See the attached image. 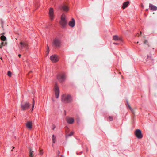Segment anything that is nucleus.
<instances>
[{
	"instance_id": "obj_1",
	"label": "nucleus",
	"mask_w": 157,
	"mask_h": 157,
	"mask_svg": "<svg viewBox=\"0 0 157 157\" xmlns=\"http://www.w3.org/2000/svg\"><path fill=\"white\" fill-rule=\"evenodd\" d=\"M61 100L64 103H68L71 102L72 98L70 94H64L61 96Z\"/></svg>"
},
{
	"instance_id": "obj_2",
	"label": "nucleus",
	"mask_w": 157,
	"mask_h": 157,
	"mask_svg": "<svg viewBox=\"0 0 157 157\" xmlns=\"http://www.w3.org/2000/svg\"><path fill=\"white\" fill-rule=\"evenodd\" d=\"M60 24L63 27H64L67 24V21L66 20L65 15L63 13L61 17V20L60 21Z\"/></svg>"
},
{
	"instance_id": "obj_3",
	"label": "nucleus",
	"mask_w": 157,
	"mask_h": 157,
	"mask_svg": "<svg viewBox=\"0 0 157 157\" xmlns=\"http://www.w3.org/2000/svg\"><path fill=\"white\" fill-rule=\"evenodd\" d=\"M61 42L60 40L58 38H55L53 40L52 44L56 47H59L61 45Z\"/></svg>"
},
{
	"instance_id": "obj_4",
	"label": "nucleus",
	"mask_w": 157,
	"mask_h": 157,
	"mask_svg": "<svg viewBox=\"0 0 157 157\" xmlns=\"http://www.w3.org/2000/svg\"><path fill=\"white\" fill-rule=\"evenodd\" d=\"M54 91L55 93L56 98H58L59 96V87L56 83L55 84L54 86Z\"/></svg>"
},
{
	"instance_id": "obj_5",
	"label": "nucleus",
	"mask_w": 157,
	"mask_h": 157,
	"mask_svg": "<svg viewBox=\"0 0 157 157\" xmlns=\"http://www.w3.org/2000/svg\"><path fill=\"white\" fill-rule=\"evenodd\" d=\"M30 105V104L27 102H25L22 103L21 105V110H25L28 109Z\"/></svg>"
},
{
	"instance_id": "obj_6",
	"label": "nucleus",
	"mask_w": 157,
	"mask_h": 157,
	"mask_svg": "<svg viewBox=\"0 0 157 157\" xmlns=\"http://www.w3.org/2000/svg\"><path fill=\"white\" fill-rule=\"evenodd\" d=\"M50 59L52 62L55 63L59 61V57L56 55H54L50 56Z\"/></svg>"
},
{
	"instance_id": "obj_7",
	"label": "nucleus",
	"mask_w": 157,
	"mask_h": 157,
	"mask_svg": "<svg viewBox=\"0 0 157 157\" xmlns=\"http://www.w3.org/2000/svg\"><path fill=\"white\" fill-rule=\"evenodd\" d=\"M135 134L136 137L138 139L142 138L143 135L142 134L141 131L139 129H136L135 132Z\"/></svg>"
},
{
	"instance_id": "obj_8",
	"label": "nucleus",
	"mask_w": 157,
	"mask_h": 157,
	"mask_svg": "<svg viewBox=\"0 0 157 157\" xmlns=\"http://www.w3.org/2000/svg\"><path fill=\"white\" fill-rule=\"evenodd\" d=\"M65 76L63 74L60 75L57 77V79L60 82L64 81L65 79Z\"/></svg>"
},
{
	"instance_id": "obj_9",
	"label": "nucleus",
	"mask_w": 157,
	"mask_h": 157,
	"mask_svg": "<svg viewBox=\"0 0 157 157\" xmlns=\"http://www.w3.org/2000/svg\"><path fill=\"white\" fill-rule=\"evenodd\" d=\"M49 15L50 19L51 20H53L54 18L53 9V8H50L49 11Z\"/></svg>"
},
{
	"instance_id": "obj_10",
	"label": "nucleus",
	"mask_w": 157,
	"mask_h": 157,
	"mask_svg": "<svg viewBox=\"0 0 157 157\" xmlns=\"http://www.w3.org/2000/svg\"><path fill=\"white\" fill-rule=\"evenodd\" d=\"M26 127L29 129L32 128V122L31 121H27L25 124Z\"/></svg>"
},
{
	"instance_id": "obj_11",
	"label": "nucleus",
	"mask_w": 157,
	"mask_h": 157,
	"mask_svg": "<svg viewBox=\"0 0 157 157\" xmlns=\"http://www.w3.org/2000/svg\"><path fill=\"white\" fill-rule=\"evenodd\" d=\"M20 44L21 45L20 48L21 49H22L24 48H27L28 44L26 42L21 41L20 43Z\"/></svg>"
},
{
	"instance_id": "obj_12",
	"label": "nucleus",
	"mask_w": 157,
	"mask_h": 157,
	"mask_svg": "<svg viewBox=\"0 0 157 157\" xmlns=\"http://www.w3.org/2000/svg\"><path fill=\"white\" fill-rule=\"evenodd\" d=\"M69 25L72 27H73L75 25V20L74 19L72 18L71 20L68 23Z\"/></svg>"
},
{
	"instance_id": "obj_13",
	"label": "nucleus",
	"mask_w": 157,
	"mask_h": 157,
	"mask_svg": "<svg viewBox=\"0 0 157 157\" xmlns=\"http://www.w3.org/2000/svg\"><path fill=\"white\" fill-rule=\"evenodd\" d=\"M67 121L69 124H72L74 121V118L71 117H67L66 119Z\"/></svg>"
},
{
	"instance_id": "obj_14",
	"label": "nucleus",
	"mask_w": 157,
	"mask_h": 157,
	"mask_svg": "<svg viewBox=\"0 0 157 157\" xmlns=\"http://www.w3.org/2000/svg\"><path fill=\"white\" fill-rule=\"evenodd\" d=\"M149 6L150 9L152 10L155 11L157 10V7L152 4H150Z\"/></svg>"
},
{
	"instance_id": "obj_15",
	"label": "nucleus",
	"mask_w": 157,
	"mask_h": 157,
	"mask_svg": "<svg viewBox=\"0 0 157 157\" xmlns=\"http://www.w3.org/2000/svg\"><path fill=\"white\" fill-rule=\"evenodd\" d=\"M113 39L115 41H122V39L118 37L117 35L113 36Z\"/></svg>"
},
{
	"instance_id": "obj_16",
	"label": "nucleus",
	"mask_w": 157,
	"mask_h": 157,
	"mask_svg": "<svg viewBox=\"0 0 157 157\" xmlns=\"http://www.w3.org/2000/svg\"><path fill=\"white\" fill-rule=\"evenodd\" d=\"M129 1H127L124 2L122 6V8L123 9H124L126 7H127L129 4Z\"/></svg>"
},
{
	"instance_id": "obj_17",
	"label": "nucleus",
	"mask_w": 157,
	"mask_h": 157,
	"mask_svg": "<svg viewBox=\"0 0 157 157\" xmlns=\"http://www.w3.org/2000/svg\"><path fill=\"white\" fill-rule=\"evenodd\" d=\"M61 8L62 9L65 11H67L69 10L67 6L65 5L62 6Z\"/></svg>"
},
{
	"instance_id": "obj_18",
	"label": "nucleus",
	"mask_w": 157,
	"mask_h": 157,
	"mask_svg": "<svg viewBox=\"0 0 157 157\" xmlns=\"http://www.w3.org/2000/svg\"><path fill=\"white\" fill-rule=\"evenodd\" d=\"M29 157L33 156V151H32V149L31 148L29 149Z\"/></svg>"
},
{
	"instance_id": "obj_19",
	"label": "nucleus",
	"mask_w": 157,
	"mask_h": 157,
	"mask_svg": "<svg viewBox=\"0 0 157 157\" xmlns=\"http://www.w3.org/2000/svg\"><path fill=\"white\" fill-rule=\"evenodd\" d=\"M7 44V43L6 42H2L0 44V48H2V46H5V45H6Z\"/></svg>"
},
{
	"instance_id": "obj_20",
	"label": "nucleus",
	"mask_w": 157,
	"mask_h": 157,
	"mask_svg": "<svg viewBox=\"0 0 157 157\" xmlns=\"http://www.w3.org/2000/svg\"><path fill=\"white\" fill-rule=\"evenodd\" d=\"M52 140L53 143H55L56 141V137L54 135H52Z\"/></svg>"
},
{
	"instance_id": "obj_21",
	"label": "nucleus",
	"mask_w": 157,
	"mask_h": 157,
	"mask_svg": "<svg viewBox=\"0 0 157 157\" xmlns=\"http://www.w3.org/2000/svg\"><path fill=\"white\" fill-rule=\"evenodd\" d=\"M1 40L4 41H5L6 40V38L4 36H2L1 37Z\"/></svg>"
},
{
	"instance_id": "obj_22",
	"label": "nucleus",
	"mask_w": 157,
	"mask_h": 157,
	"mask_svg": "<svg viewBox=\"0 0 157 157\" xmlns=\"http://www.w3.org/2000/svg\"><path fill=\"white\" fill-rule=\"evenodd\" d=\"M49 52V47L48 46V45H47V50H46V52H47V55H46V56H47Z\"/></svg>"
},
{
	"instance_id": "obj_23",
	"label": "nucleus",
	"mask_w": 157,
	"mask_h": 157,
	"mask_svg": "<svg viewBox=\"0 0 157 157\" xmlns=\"http://www.w3.org/2000/svg\"><path fill=\"white\" fill-rule=\"evenodd\" d=\"M40 154L42 155L43 154V150L41 149H39V150Z\"/></svg>"
},
{
	"instance_id": "obj_24",
	"label": "nucleus",
	"mask_w": 157,
	"mask_h": 157,
	"mask_svg": "<svg viewBox=\"0 0 157 157\" xmlns=\"http://www.w3.org/2000/svg\"><path fill=\"white\" fill-rule=\"evenodd\" d=\"M128 107L132 111V112L133 113L134 111V110L133 109H132L131 108V107L130 106V105H129L128 104Z\"/></svg>"
},
{
	"instance_id": "obj_25",
	"label": "nucleus",
	"mask_w": 157,
	"mask_h": 157,
	"mask_svg": "<svg viewBox=\"0 0 157 157\" xmlns=\"http://www.w3.org/2000/svg\"><path fill=\"white\" fill-rule=\"evenodd\" d=\"M144 44H146L147 45H148L149 46V45H148V41L147 40H145L144 41Z\"/></svg>"
},
{
	"instance_id": "obj_26",
	"label": "nucleus",
	"mask_w": 157,
	"mask_h": 157,
	"mask_svg": "<svg viewBox=\"0 0 157 157\" xmlns=\"http://www.w3.org/2000/svg\"><path fill=\"white\" fill-rule=\"evenodd\" d=\"M34 103H35L34 100V99H33V104H32V111H33V109L34 106Z\"/></svg>"
},
{
	"instance_id": "obj_27",
	"label": "nucleus",
	"mask_w": 157,
	"mask_h": 157,
	"mask_svg": "<svg viewBox=\"0 0 157 157\" xmlns=\"http://www.w3.org/2000/svg\"><path fill=\"white\" fill-rule=\"evenodd\" d=\"M7 75L9 76L10 77L11 75V72L10 71H8Z\"/></svg>"
},
{
	"instance_id": "obj_28",
	"label": "nucleus",
	"mask_w": 157,
	"mask_h": 157,
	"mask_svg": "<svg viewBox=\"0 0 157 157\" xmlns=\"http://www.w3.org/2000/svg\"><path fill=\"white\" fill-rule=\"evenodd\" d=\"M74 133V132L72 131L68 135V136H71L73 135Z\"/></svg>"
},
{
	"instance_id": "obj_29",
	"label": "nucleus",
	"mask_w": 157,
	"mask_h": 157,
	"mask_svg": "<svg viewBox=\"0 0 157 157\" xmlns=\"http://www.w3.org/2000/svg\"><path fill=\"white\" fill-rule=\"evenodd\" d=\"M109 119L110 121H112L113 120V118L112 117L109 116Z\"/></svg>"
},
{
	"instance_id": "obj_30",
	"label": "nucleus",
	"mask_w": 157,
	"mask_h": 157,
	"mask_svg": "<svg viewBox=\"0 0 157 157\" xmlns=\"http://www.w3.org/2000/svg\"><path fill=\"white\" fill-rule=\"evenodd\" d=\"M53 128H52V129H53V130H54L55 128V126L54 125H53Z\"/></svg>"
},
{
	"instance_id": "obj_31",
	"label": "nucleus",
	"mask_w": 157,
	"mask_h": 157,
	"mask_svg": "<svg viewBox=\"0 0 157 157\" xmlns=\"http://www.w3.org/2000/svg\"><path fill=\"white\" fill-rule=\"evenodd\" d=\"M136 36H137L139 37V33H137V34L136 35Z\"/></svg>"
},
{
	"instance_id": "obj_32",
	"label": "nucleus",
	"mask_w": 157,
	"mask_h": 157,
	"mask_svg": "<svg viewBox=\"0 0 157 157\" xmlns=\"http://www.w3.org/2000/svg\"><path fill=\"white\" fill-rule=\"evenodd\" d=\"M21 55L20 54H19L18 55V56L19 57H21Z\"/></svg>"
},
{
	"instance_id": "obj_33",
	"label": "nucleus",
	"mask_w": 157,
	"mask_h": 157,
	"mask_svg": "<svg viewBox=\"0 0 157 157\" xmlns=\"http://www.w3.org/2000/svg\"><path fill=\"white\" fill-rule=\"evenodd\" d=\"M113 44H115L117 45L118 44L117 43H113Z\"/></svg>"
},
{
	"instance_id": "obj_34",
	"label": "nucleus",
	"mask_w": 157,
	"mask_h": 157,
	"mask_svg": "<svg viewBox=\"0 0 157 157\" xmlns=\"http://www.w3.org/2000/svg\"><path fill=\"white\" fill-rule=\"evenodd\" d=\"M14 147H12L13 149H14Z\"/></svg>"
},
{
	"instance_id": "obj_35",
	"label": "nucleus",
	"mask_w": 157,
	"mask_h": 157,
	"mask_svg": "<svg viewBox=\"0 0 157 157\" xmlns=\"http://www.w3.org/2000/svg\"><path fill=\"white\" fill-rule=\"evenodd\" d=\"M140 34L141 35V33H142V32H140Z\"/></svg>"
},
{
	"instance_id": "obj_36",
	"label": "nucleus",
	"mask_w": 157,
	"mask_h": 157,
	"mask_svg": "<svg viewBox=\"0 0 157 157\" xmlns=\"http://www.w3.org/2000/svg\"><path fill=\"white\" fill-rule=\"evenodd\" d=\"M148 10V9H147L146 10V11H147Z\"/></svg>"
},
{
	"instance_id": "obj_37",
	"label": "nucleus",
	"mask_w": 157,
	"mask_h": 157,
	"mask_svg": "<svg viewBox=\"0 0 157 157\" xmlns=\"http://www.w3.org/2000/svg\"><path fill=\"white\" fill-rule=\"evenodd\" d=\"M32 72V71H31L29 72V73H31V72Z\"/></svg>"
},
{
	"instance_id": "obj_38",
	"label": "nucleus",
	"mask_w": 157,
	"mask_h": 157,
	"mask_svg": "<svg viewBox=\"0 0 157 157\" xmlns=\"http://www.w3.org/2000/svg\"><path fill=\"white\" fill-rule=\"evenodd\" d=\"M58 152H59V153H60V152L59 151H58Z\"/></svg>"
},
{
	"instance_id": "obj_39",
	"label": "nucleus",
	"mask_w": 157,
	"mask_h": 157,
	"mask_svg": "<svg viewBox=\"0 0 157 157\" xmlns=\"http://www.w3.org/2000/svg\"><path fill=\"white\" fill-rule=\"evenodd\" d=\"M52 146H53V144H52Z\"/></svg>"
},
{
	"instance_id": "obj_40",
	"label": "nucleus",
	"mask_w": 157,
	"mask_h": 157,
	"mask_svg": "<svg viewBox=\"0 0 157 157\" xmlns=\"http://www.w3.org/2000/svg\"><path fill=\"white\" fill-rule=\"evenodd\" d=\"M138 43V42H137V43Z\"/></svg>"
},
{
	"instance_id": "obj_41",
	"label": "nucleus",
	"mask_w": 157,
	"mask_h": 157,
	"mask_svg": "<svg viewBox=\"0 0 157 157\" xmlns=\"http://www.w3.org/2000/svg\"><path fill=\"white\" fill-rule=\"evenodd\" d=\"M1 59H2V58L1 57Z\"/></svg>"
},
{
	"instance_id": "obj_42",
	"label": "nucleus",
	"mask_w": 157,
	"mask_h": 157,
	"mask_svg": "<svg viewBox=\"0 0 157 157\" xmlns=\"http://www.w3.org/2000/svg\"><path fill=\"white\" fill-rule=\"evenodd\" d=\"M33 157V156H31V157Z\"/></svg>"
},
{
	"instance_id": "obj_43",
	"label": "nucleus",
	"mask_w": 157,
	"mask_h": 157,
	"mask_svg": "<svg viewBox=\"0 0 157 157\" xmlns=\"http://www.w3.org/2000/svg\"><path fill=\"white\" fill-rule=\"evenodd\" d=\"M61 157H63L62 156Z\"/></svg>"
}]
</instances>
